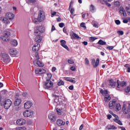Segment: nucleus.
<instances>
[{
	"label": "nucleus",
	"mask_w": 130,
	"mask_h": 130,
	"mask_svg": "<svg viewBox=\"0 0 130 130\" xmlns=\"http://www.w3.org/2000/svg\"><path fill=\"white\" fill-rule=\"evenodd\" d=\"M42 33H44V27L42 26H37L35 31L36 38L35 41L36 42H41L42 41Z\"/></svg>",
	"instance_id": "nucleus-1"
},
{
	"label": "nucleus",
	"mask_w": 130,
	"mask_h": 130,
	"mask_svg": "<svg viewBox=\"0 0 130 130\" xmlns=\"http://www.w3.org/2000/svg\"><path fill=\"white\" fill-rule=\"evenodd\" d=\"M53 87V82L51 81L46 80L44 84V89L51 90Z\"/></svg>",
	"instance_id": "nucleus-2"
},
{
	"label": "nucleus",
	"mask_w": 130,
	"mask_h": 130,
	"mask_svg": "<svg viewBox=\"0 0 130 130\" xmlns=\"http://www.w3.org/2000/svg\"><path fill=\"white\" fill-rule=\"evenodd\" d=\"M3 61L5 63L10 62V56L6 53H3L1 55Z\"/></svg>",
	"instance_id": "nucleus-3"
},
{
	"label": "nucleus",
	"mask_w": 130,
	"mask_h": 130,
	"mask_svg": "<svg viewBox=\"0 0 130 130\" xmlns=\"http://www.w3.org/2000/svg\"><path fill=\"white\" fill-rule=\"evenodd\" d=\"M45 20V14L44 12L40 11L38 14V22H42Z\"/></svg>",
	"instance_id": "nucleus-4"
},
{
	"label": "nucleus",
	"mask_w": 130,
	"mask_h": 130,
	"mask_svg": "<svg viewBox=\"0 0 130 130\" xmlns=\"http://www.w3.org/2000/svg\"><path fill=\"white\" fill-rule=\"evenodd\" d=\"M122 111L124 113V114H127L128 113H129L130 112V103L129 105L127 106L125 105H124L122 107Z\"/></svg>",
	"instance_id": "nucleus-5"
},
{
	"label": "nucleus",
	"mask_w": 130,
	"mask_h": 130,
	"mask_svg": "<svg viewBox=\"0 0 130 130\" xmlns=\"http://www.w3.org/2000/svg\"><path fill=\"white\" fill-rule=\"evenodd\" d=\"M11 105H12V101L9 99L6 100L4 104V108L5 109H9L10 107H11Z\"/></svg>",
	"instance_id": "nucleus-6"
},
{
	"label": "nucleus",
	"mask_w": 130,
	"mask_h": 130,
	"mask_svg": "<svg viewBox=\"0 0 130 130\" xmlns=\"http://www.w3.org/2000/svg\"><path fill=\"white\" fill-rule=\"evenodd\" d=\"M23 114L25 117H30V116L33 115V112L32 111L26 110L23 112Z\"/></svg>",
	"instance_id": "nucleus-7"
},
{
	"label": "nucleus",
	"mask_w": 130,
	"mask_h": 130,
	"mask_svg": "<svg viewBox=\"0 0 130 130\" xmlns=\"http://www.w3.org/2000/svg\"><path fill=\"white\" fill-rule=\"evenodd\" d=\"M115 105H116V100H113L112 101H110L109 104V107L110 109H113L114 107H115Z\"/></svg>",
	"instance_id": "nucleus-8"
},
{
	"label": "nucleus",
	"mask_w": 130,
	"mask_h": 130,
	"mask_svg": "<svg viewBox=\"0 0 130 130\" xmlns=\"http://www.w3.org/2000/svg\"><path fill=\"white\" fill-rule=\"evenodd\" d=\"M91 64L93 68H97V67H98V64H99V58H97L96 60L95 59H92L91 60Z\"/></svg>",
	"instance_id": "nucleus-9"
},
{
	"label": "nucleus",
	"mask_w": 130,
	"mask_h": 130,
	"mask_svg": "<svg viewBox=\"0 0 130 130\" xmlns=\"http://www.w3.org/2000/svg\"><path fill=\"white\" fill-rule=\"evenodd\" d=\"M0 21L1 22H2L4 24H9L10 21H9V19H8V18L5 17H0Z\"/></svg>",
	"instance_id": "nucleus-10"
},
{
	"label": "nucleus",
	"mask_w": 130,
	"mask_h": 130,
	"mask_svg": "<svg viewBox=\"0 0 130 130\" xmlns=\"http://www.w3.org/2000/svg\"><path fill=\"white\" fill-rule=\"evenodd\" d=\"M32 105H33L32 102L28 101L24 104V107L25 109H29V108H31Z\"/></svg>",
	"instance_id": "nucleus-11"
},
{
	"label": "nucleus",
	"mask_w": 130,
	"mask_h": 130,
	"mask_svg": "<svg viewBox=\"0 0 130 130\" xmlns=\"http://www.w3.org/2000/svg\"><path fill=\"white\" fill-rule=\"evenodd\" d=\"M16 123L18 125H23L25 124V123H26V120H25L24 119H19L17 120Z\"/></svg>",
	"instance_id": "nucleus-12"
},
{
	"label": "nucleus",
	"mask_w": 130,
	"mask_h": 130,
	"mask_svg": "<svg viewBox=\"0 0 130 130\" xmlns=\"http://www.w3.org/2000/svg\"><path fill=\"white\" fill-rule=\"evenodd\" d=\"M9 53L11 55H17L18 54V51L15 48H11L9 49Z\"/></svg>",
	"instance_id": "nucleus-13"
},
{
	"label": "nucleus",
	"mask_w": 130,
	"mask_h": 130,
	"mask_svg": "<svg viewBox=\"0 0 130 130\" xmlns=\"http://www.w3.org/2000/svg\"><path fill=\"white\" fill-rule=\"evenodd\" d=\"M46 70L43 69H37L35 70V74H45Z\"/></svg>",
	"instance_id": "nucleus-14"
},
{
	"label": "nucleus",
	"mask_w": 130,
	"mask_h": 130,
	"mask_svg": "<svg viewBox=\"0 0 130 130\" xmlns=\"http://www.w3.org/2000/svg\"><path fill=\"white\" fill-rule=\"evenodd\" d=\"M60 42L61 43V46H62V47L65 48V49H67V50H69V47L66 45L67 44V42H66L64 40H61Z\"/></svg>",
	"instance_id": "nucleus-15"
},
{
	"label": "nucleus",
	"mask_w": 130,
	"mask_h": 130,
	"mask_svg": "<svg viewBox=\"0 0 130 130\" xmlns=\"http://www.w3.org/2000/svg\"><path fill=\"white\" fill-rule=\"evenodd\" d=\"M49 119L52 121V122H54L55 121V116L52 113H50L48 115Z\"/></svg>",
	"instance_id": "nucleus-16"
},
{
	"label": "nucleus",
	"mask_w": 130,
	"mask_h": 130,
	"mask_svg": "<svg viewBox=\"0 0 130 130\" xmlns=\"http://www.w3.org/2000/svg\"><path fill=\"white\" fill-rule=\"evenodd\" d=\"M34 63H36V64H37V66L40 68H43V67H44V64H43V63H42V62L39 60H35L34 61Z\"/></svg>",
	"instance_id": "nucleus-17"
},
{
	"label": "nucleus",
	"mask_w": 130,
	"mask_h": 130,
	"mask_svg": "<svg viewBox=\"0 0 130 130\" xmlns=\"http://www.w3.org/2000/svg\"><path fill=\"white\" fill-rule=\"evenodd\" d=\"M5 16L9 20H13L15 15L12 13H7L6 14Z\"/></svg>",
	"instance_id": "nucleus-18"
},
{
	"label": "nucleus",
	"mask_w": 130,
	"mask_h": 130,
	"mask_svg": "<svg viewBox=\"0 0 130 130\" xmlns=\"http://www.w3.org/2000/svg\"><path fill=\"white\" fill-rule=\"evenodd\" d=\"M39 47H40V44H36L32 47V51H38L39 50Z\"/></svg>",
	"instance_id": "nucleus-19"
},
{
	"label": "nucleus",
	"mask_w": 130,
	"mask_h": 130,
	"mask_svg": "<svg viewBox=\"0 0 130 130\" xmlns=\"http://www.w3.org/2000/svg\"><path fill=\"white\" fill-rule=\"evenodd\" d=\"M120 14H122L123 17H126V13L125 12V10L123 9V7H121L120 8V11H119Z\"/></svg>",
	"instance_id": "nucleus-20"
},
{
	"label": "nucleus",
	"mask_w": 130,
	"mask_h": 130,
	"mask_svg": "<svg viewBox=\"0 0 130 130\" xmlns=\"http://www.w3.org/2000/svg\"><path fill=\"white\" fill-rule=\"evenodd\" d=\"M21 102H22V100L20 99H16V101L14 102L15 106H19L21 104Z\"/></svg>",
	"instance_id": "nucleus-21"
},
{
	"label": "nucleus",
	"mask_w": 130,
	"mask_h": 130,
	"mask_svg": "<svg viewBox=\"0 0 130 130\" xmlns=\"http://www.w3.org/2000/svg\"><path fill=\"white\" fill-rule=\"evenodd\" d=\"M57 124L59 126H61V125H64V124H66V122H64L62 120L59 119L57 120Z\"/></svg>",
	"instance_id": "nucleus-22"
},
{
	"label": "nucleus",
	"mask_w": 130,
	"mask_h": 130,
	"mask_svg": "<svg viewBox=\"0 0 130 130\" xmlns=\"http://www.w3.org/2000/svg\"><path fill=\"white\" fill-rule=\"evenodd\" d=\"M117 83L118 84V88H120V87H124V86H125V82L124 81H121L119 84V80H117Z\"/></svg>",
	"instance_id": "nucleus-23"
},
{
	"label": "nucleus",
	"mask_w": 130,
	"mask_h": 130,
	"mask_svg": "<svg viewBox=\"0 0 130 130\" xmlns=\"http://www.w3.org/2000/svg\"><path fill=\"white\" fill-rule=\"evenodd\" d=\"M110 99H111V98L109 94L106 95L104 99V101H105V102H109V101H110Z\"/></svg>",
	"instance_id": "nucleus-24"
},
{
	"label": "nucleus",
	"mask_w": 130,
	"mask_h": 130,
	"mask_svg": "<svg viewBox=\"0 0 130 130\" xmlns=\"http://www.w3.org/2000/svg\"><path fill=\"white\" fill-rule=\"evenodd\" d=\"M113 120L115 121V122H116V123H118L120 125H122V122H121L118 117L117 118H115Z\"/></svg>",
	"instance_id": "nucleus-25"
},
{
	"label": "nucleus",
	"mask_w": 130,
	"mask_h": 130,
	"mask_svg": "<svg viewBox=\"0 0 130 130\" xmlns=\"http://www.w3.org/2000/svg\"><path fill=\"white\" fill-rule=\"evenodd\" d=\"M11 33H12V30H6L5 32L4 35L9 37V36H11Z\"/></svg>",
	"instance_id": "nucleus-26"
},
{
	"label": "nucleus",
	"mask_w": 130,
	"mask_h": 130,
	"mask_svg": "<svg viewBox=\"0 0 130 130\" xmlns=\"http://www.w3.org/2000/svg\"><path fill=\"white\" fill-rule=\"evenodd\" d=\"M47 77L46 78V81H51V78H52V75L51 73L47 74Z\"/></svg>",
	"instance_id": "nucleus-27"
},
{
	"label": "nucleus",
	"mask_w": 130,
	"mask_h": 130,
	"mask_svg": "<svg viewBox=\"0 0 130 130\" xmlns=\"http://www.w3.org/2000/svg\"><path fill=\"white\" fill-rule=\"evenodd\" d=\"M56 112L59 115H61V114H62L63 110L62 109H56Z\"/></svg>",
	"instance_id": "nucleus-28"
},
{
	"label": "nucleus",
	"mask_w": 130,
	"mask_h": 130,
	"mask_svg": "<svg viewBox=\"0 0 130 130\" xmlns=\"http://www.w3.org/2000/svg\"><path fill=\"white\" fill-rule=\"evenodd\" d=\"M11 44L14 46H17V45H18V41L16 40H12L11 41Z\"/></svg>",
	"instance_id": "nucleus-29"
},
{
	"label": "nucleus",
	"mask_w": 130,
	"mask_h": 130,
	"mask_svg": "<svg viewBox=\"0 0 130 130\" xmlns=\"http://www.w3.org/2000/svg\"><path fill=\"white\" fill-rule=\"evenodd\" d=\"M125 68H126L127 73H130V65L128 64H126L124 66Z\"/></svg>",
	"instance_id": "nucleus-30"
},
{
	"label": "nucleus",
	"mask_w": 130,
	"mask_h": 130,
	"mask_svg": "<svg viewBox=\"0 0 130 130\" xmlns=\"http://www.w3.org/2000/svg\"><path fill=\"white\" fill-rule=\"evenodd\" d=\"M98 44H100V45H106V42L102 41V40H100L99 42H98Z\"/></svg>",
	"instance_id": "nucleus-31"
},
{
	"label": "nucleus",
	"mask_w": 130,
	"mask_h": 130,
	"mask_svg": "<svg viewBox=\"0 0 130 130\" xmlns=\"http://www.w3.org/2000/svg\"><path fill=\"white\" fill-rule=\"evenodd\" d=\"M116 85V82L113 81V80H110V86H115Z\"/></svg>",
	"instance_id": "nucleus-32"
},
{
	"label": "nucleus",
	"mask_w": 130,
	"mask_h": 130,
	"mask_svg": "<svg viewBox=\"0 0 130 130\" xmlns=\"http://www.w3.org/2000/svg\"><path fill=\"white\" fill-rule=\"evenodd\" d=\"M116 110H118V111L120 110L121 109V105H120V104H117L116 105Z\"/></svg>",
	"instance_id": "nucleus-33"
},
{
	"label": "nucleus",
	"mask_w": 130,
	"mask_h": 130,
	"mask_svg": "<svg viewBox=\"0 0 130 130\" xmlns=\"http://www.w3.org/2000/svg\"><path fill=\"white\" fill-rule=\"evenodd\" d=\"M2 40L3 41H7L8 40V36H5V35H4L3 36L1 37Z\"/></svg>",
	"instance_id": "nucleus-34"
},
{
	"label": "nucleus",
	"mask_w": 130,
	"mask_h": 130,
	"mask_svg": "<svg viewBox=\"0 0 130 130\" xmlns=\"http://www.w3.org/2000/svg\"><path fill=\"white\" fill-rule=\"evenodd\" d=\"M57 85L58 86H62L64 85V82L62 80H60V81L57 83Z\"/></svg>",
	"instance_id": "nucleus-35"
},
{
	"label": "nucleus",
	"mask_w": 130,
	"mask_h": 130,
	"mask_svg": "<svg viewBox=\"0 0 130 130\" xmlns=\"http://www.w3.org/2000/svg\"><path fill=\"white\" fill-rule=\"evenodd\" d=\"M125 93H129L130 92V85L125 88Z\"/></svg>",
	"instance_id": "nucleus-36"
},
{
	"label": "nucleus",
	"mask_w": 130,
	"mask_h": 130,
	"mask_svg": "<svg viewBox=\"0 0 130 130\" xmlns=\"http://www.w3.org/2000/svg\"><path fill=\"white\" fill-rule=\"evenodd\" d=\"M58 93H59L58 90H56L53 94V97H58V95H57Z\"/></svg>",
	"instance_id": "nucleus-37"
},
{
	"label": "nucleus",
	"mask_w": 130,
	"mask_h": 130,
	"mask_svg": "<svg viewBox=\"0 0 130 130\" xmlns=\"http://www.w3.org/2000/svg\"><path fill=\"white\" fill-rule=\"evenodd\" d=\"M116 127H115L114 125H111L110 126V127L108 128V130H110V129H116Z\"/></svg>",
	"instance_id": "nucleus-38"
},
{
	"label": "nucleus",
	"mask_w": 130,
	"mask_h": 130,
	"mask_svg": "<svg viewBox=\"0 0 130 130\" xmlns=\"http://www.w3.org/2000/svg\"><path fill=\"white\" fill-rule=\"evenodd\" d=\"M106 49H108V50H112V49H113V48H114V46H108L106 47Z\"/></svg>",
	"instance_id": "nucleus-39"
},
{
	"label": "nucleus",
	"mask_w": 130,
	"mask_h": 130,
	"mask_svg": "<svg viewBox=\"0 0 130 130\" xmlns=\"http://www.w3.org/2000/svg\"><path fill=\"white\" fill-rule=\"evenodd\" d=\"M73 37H74L75 39H78V38H80V37H79V36H78V35L76 34H73Z\"/></svg>",
	"instance_id": "nucleus-40"
},
{
	"label": "nucleus",
	"mask_w": 130,
	"mask_h": 130,
	"mask_svg": "<svg viewBox=\"0 0 130 130\" xmlns=\"http://www.w3.org/2000/svg\"><path fill=\"white\" fill-rule=\"evenodd\" d=\"M85 64L86 66H89V59H88V58H86L85 59Z\"/></svg>",
	"instance_id": "nucleus-41"
},
{
	"label": "nucleus",
	"mask_w": 130,
	"mask_h": 130,
	"mask_svg": "<svg viewBox=\"0 0 130 130\" xmlns=\"http://www.w3.org/2000/svg\"><path fill=\"white\" fill-rule=\"evenodd\" d=\"M90 10L91 12H94V10H95V7H94V6L93 5H91L90 6Z\"/></svg>",
	"instance_id": "nucleus-42"
},
{
	"label": "nucleus",
	"mask_w": 130,
	"mask_h": 130,
	"mask_svg": "<svg viewBox=\"0 0 130 130\" xmlns=\"http://www.w3.org/2000/svg\"><path fill=\"white\" fill-rule=\"evenodd\" d=\"M74 60H73V59H70L68 60V63L70 64L74 63Z\"/></svg>",
	"instance_id": "nucleus-43"
},
{
	"label": "nucleus",
	"mask_w": 130,
	"mask_h": 130,
	"mask_svg": "<svg viewBox=\"0 0 130 130\" xmlns=\"http://www.w3.org/2000/svg\"><path fill=\"white\" fill-rule=\"evenodd\" d=\"M114 5L117 7H119V6H120V3H119V2L117 1L114 3Z\"/></svg>",
	"instance_id": "nucleus-44"
},
{
	"label": "nucleus",
	"mask_w": 130,
	"mask_h": 130,
	"mask_svg": "<svg viewBox=\"0 0 130 130\" xmlns=\"http://www.w3.org/2000/svg\"><path fill=\"white\" fill-rule=\"evenodd\" d=\"M80 26H81L82 28H84V29H86V26L85 25V23L84 22L81 23Z\"/></svg>",
	"instance_id": "nucleus-45"
},
{
	"label": "nucleus",
	"mask_w": 130,
	"mask_h": 130,
	"mask_svg": "<svg viewBox=\"0 0 130 130\" xmlns=\"http://www.w3.org/2000/svg\"><path fill=\"white\" fill-rule=\"evenodd\" d=\"M96 39H98L97 38H95V37H90V40L91 42L94 41V40H96Z\"/></svg>",
	"instance_id": "nucleus-46"
},
{
	"label": "nucleus",
	"mask_w": 130,
	"mask_h": 130,
	"mask_svg": "<svg viewBox=\"0 0 130 130\" xmlns=\"http://www.w3.org/2000/svg\"><path fill=\"white\" fill-rule=\"evenodd\" d=\"M117 33L119 34V35H123V31L122 30H118Z\"/></svg>",
	"instance_id": "nucleus-47"
},
{
	"label": "nucleus",
	"mask_w": 130,
	"mask_h": 130,
	"mask_svg": "<svg viewBox=\"0 0 130 130\" xmlns=\"http://www.w3.org/2000/svg\"><path fill=\"white\" fill-rule=\"evenodd\" d=\"M70 70L73 72H75V71H76V67H75L74 66H72L71 67Z\"/></svg>",
	"instance_id": "nucleus-48"
},
{
	"label": "nucleus",
	"mask_w": 130,
	"mask_h": 130,
	"mask_svg": "<svg viewBox=\"0 0 130 130\" xmlns=\"http://www.w3.org/2000/svg\"><path fill=\"white\" fill-rule=\"evenodd\" d=\"M4 27H0V34H2L4 32Z\"/></svg>",
	"instance_id": "nucleus-49"
},
{
	"label": "nucleus",
	"mask_w": 130,
	"mask_h": 130,
	"mask_svg": "<svg viewBox=\"0 0 130 130\" xmlns=\"http://www.w3.org/2000/svg\"><path fill=\"white\" fill-rule=\"evenodd\" d=\"M34 22L35 23V24H38V18H35L34 19Z\"/></svg>",
	"instance_id": "nucleus-50"
},
{
	"label": "nucleus",
	"mask_w": 130,
	"mask_h": 130,
	"mask_svg": "<svg viewBox=\"0 0 130 130\" xmlns=\"http://www.w3.org/2000/svg\"><path fill=\"white\" fill-rule=\"evenodd\" d=\"M64 26V23H61L59 24V27H60V28H62Z\"/></svg>",
	"instance_id": "nucleus-51"
},
{
	"label": "nucleus",
	"mask_w": 130,
	"mask_h": 130,
	"mask_svg": "<svg viewBox=\"0 0 130 130\" xmlns=\"http://www.w3.org/2000/svg\"><path fill=\"white\" fill-rule=\"evenodd\" d=\"M115 23L117 25H119L120 24V21L119 20H115Z\"/></svg>",
	"instance_id": "nucleus-52"
},
{
	"label": "nucleus",
	"mask_w": 130,
	"mask_h": 130,
	"mask_svg": "<svg viewBox=\"0 0 130 130\" xmlns=\"http://www.w3.org/2000/svg\"><path fill=\"white\" fill-rule=\"evenodd\" d=\"M128 20L126 19H124L123 20V23H124L125 24H126L127 23H128Z\"/></svg>",
	"instance_id": "nucleus-53"
},
{
	"label": "nucleus",
	"mask_w": 130,
	"mask_h": 130,
	"mask_svg": "<svg viewBox=\"0 0 130 130\" xmlns=\"http://www.w3.org/2000/svg\"><path fill=\"white\" fill-rule=\"evenodd\" d=\"M19 96H20V94H19V93H17L15 94V99H19Z\"/></svg>",
	"instance_id": "nucleus-54"
},
{
	"label": "nucleus",
	"mask_w": 130,
	"mask_h": 130,
	"mask_svg": "<svg viewBox=\"0 0 130 130\" xmlns=\"http://www.w3.org/2000/svg\"><path fill=\"white\" fill-rule=\"evenodd\" d=\"M36 60H39V55L38 54H37L36 55Z\"/></svg>",
	"instance_id": "nucleus-55"
},
{
	"label": "nucleus",
	"mask_w": 130,
	"mask_h": 130,
	"mask_svg": "<svg viewBox=\"0 0 130 130\" xmlns=\"http://www.w3.org/2000/svg\"><path fill=\"white\" fill-rule=\"evenodd\" d=\"M36 60H39V55L38 54H37L36 55Z\"/></svg>",
	"instance_id": "nucleus-56"
},
{
	"label": "nucleus",
	"mask_w": 130,
	"mask_h": 130,
	"mask_svg": "<svg viewBox=\"0 0 130 130\" xmlns=\"http://www.w3.org/2000/svg\"><path fill=\"white\" fill-rule=\"evenodd\" d=\"M54 30H55V27H54V25H52L51 28V32H53Z\"/></svg>",
	"instance_id": "nucleus-57"
},
{
	"label": "nucleus",
	"mask_w": 130,
	"mask_h": 130,
	"mask_svg": "<svg viewBox=\"0 0 130 130\" xmlns=\"http://www.w3.org/2000/svg\"><path fill=\"white\" fill-rule=\"evenodd\" d=\"M69 89L70 90H73V89H74V85H71L70 86H69Z\"/></svg>",
	"instance_id": "nucleus-58"
},
{
	"label": "nucleus",
	"mask_w": 130,
	"mask_h": 130,
	"mask_svg": "<svg viewBox=\"0 0 130 130\" xmlns=\"http://www.w3.org/2000/svg\"><path fill=\"white\" fill-rule=\"evenodd\" d=\"M69 81H70V82H71V83H73V84H76V81L74 80L71 79Z\"/></svg>",
	"instance_id": "nucleus-59"
},
{
	"label": "nucleus",
	"mask_w": 130,
	"mask_h": 130,
	"mask_svg": "<svg viewBox=\"0 0 130 130\" xmlns=\"http://www.w3.org/2000/svg\"><path fill=\"white\" fill-rule=\"evenodd\" d=\"M105 4L106 5V6H107L108 7H111V4L107 3V2H105Z\"/></svg>",
	"instance_id": "nucleus-60"
},
{
	"label": "nucleus",
	"mask_w": 130,
	"mask_h": 130,
	"mask_svg": "<svg viewBox=\"0 0 130 130\" xmlns=\"http://www.w3.org/2000/svg\"><path fill=\"white\" fill-rule=\"evenodd\" d=\"M108 91L106 90H105V91L104 92V95H108Z\"/></svg>",
	"instance_id": "nucleus-61"
},
{
	"label": "nucleus",
	"mask_w": 130,
	"mask_h": 130,
	"mask_svg": "<svg viewBox=\"0 0 130 130\" xmlns=\"http://www.w3.org/2000/svg\"><path fill=\"white\" fill-rule=\"evenodd\" d=\"M107 117L108 118V119H110V118H111V117H112V116H111V115L109 114L107 115Z\"/></svg>",
	"instance_id": "nucleus-62"
},
{
	"label": "nucleus",
	"mask_w": 130,
	"mask_h": 130,
	"mask_svg": "<svg viewBox=\"0 0 130 130\" xmlns=\"http://www.w3.org/2000/svg\"><path fill=\"white\" fill-rule=\"evenodd\" d=\"M55 71H56V68L55 67H53L52 69V71L55 72Z\"/></svg>",
	"instance_id": "nucleus-63"
},
{
	"label": "nucleus",
	"mask_w": 130,
	"mask_h": 130,
	"mask_svg": "<svg viewBox=\"0 0 130 130\" xmlns=\"http://www.w3.org/2000/svg\"><path fill=\"white\" fill-rule=\"evenodd\" d=\"M119 127H120V128H121V130H126V129H125V128H124V127L120 126Z\"/></svg>",
	"instance_id": "nucleus-64"
}]
</instances>
